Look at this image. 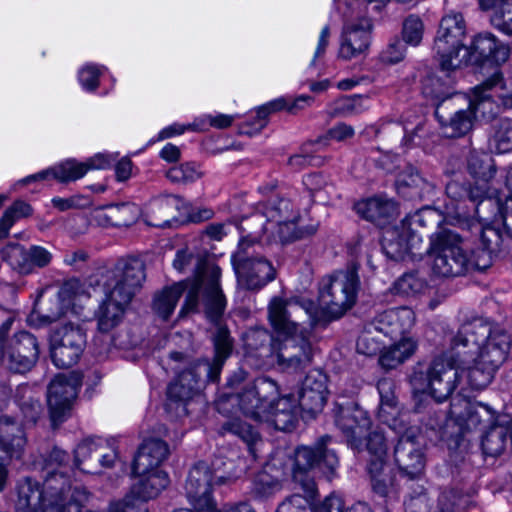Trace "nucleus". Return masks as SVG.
<instances>
[{
    "mask_svg": "<svg viewBox=\"0 0 512 512\" xmlns=\"http://www.w3.org/2000/svg\"><path fill=\"white\" fill-rule=\"evenodd\" d=\"M69 454L59 448H53L44 459L43 470L49 472H60L69 470Z\"/></svg>",
    "mask_w": 512,
    "mask_h": 512,
    "instance_id": "62",
    "label": "nucleus"
},
{
    "mask_svg": "<svg viewBox=\"0 0 512 512\" xmlns=\"http://www.w3.org/2000/svg\"><path fill=\"white\" fill-rule=\"evenodd\" d=\"M369 109V98L362 95L342 97L331 105L330 114L334 117H351Z\"/></svg>",
    "mask_w": 512,
    "mask_h": 512,
    "instance_id": "50",
    "label": "nucleus"
},
{
    "mask_svg": "<svg viewBox=\"0 0 512 512\" xmlns=\"http://www.w3.org/2000/svg\"><path fill=\"white\" fill-rule=\"evenodd\" d=\"M232 479L231 475H224L219 469L199 462L189 471L185 485L187 498L194 509L215 511V501L211 496L213 486L227 484Z\"/></svg>",
    "mask_w": 512,
    "mask_h": 512,
    "instance_id": "15",
    "label": "nucleus"
},
{
    "mask_svg": "<svg viewBox=\"0 0 512 512\" xmlns=\"http://www.w3.org/2000/svg\"><path fill=\"white\" fill-rule=\"evenodd\" d=\"M358 284V277L353 271H337L322 278L319 303L329 319L340 318L353 306Z\"/></svg>",
    "mask_w": 512,
    "mask_h": 512,
    "instance_id": "10",
    "label": "nucleus"
},
{
    "mask_svg": "<svg viewBox=\"0 0 512 512\" xmlns=\"http://www.w3.org/2000/svg\"><path fill=\"white\" fill-rule=\"evenodd\" d=\"M491 22L500 31L512 35V2L501 0L491 17Z\"/></svg>",
    "mask_w": 512,
    "mask_h": 512,
    "instance_id": "60",
    "label": "nucleus"
},
{
    "mask_svg": "<svg viewBox=\"0 0 512 512\" xmlns=\"http://www.w3.org/2000/svg\"><path fill=\"white\" fill-rule=\"evenodd\" d=\"M142 214V209L135 203H120L108 207L107 217L114 226H129Z\"/></svg>",
    "mask_w": 512,
    "mask_h": 512,
    "instance_id": "52",
    "label": "nucleus"
},
{
    "mask_svg": "<svg viewBox=\"0 0 512 512\" xmlns=\"http://www.w3.org/2000/svg\"><path fill=\"white\" fill-rule=\"evenodd\" d=\"M30 204L17 200L9 208H7L0 219V239L8 236L14 223L22 218L32 214Z\"/></svg>",
    "mask_w": 512,
    "mask_h": 512,
    "instance_id": "53",
    "label": "nucleus"
},
{
    "mask_svg": "<svg viewBox=\"0 0 512 512\" xmlns=\"http://www.w3.org/2000/svg\"><path fill=\"white\" fill-rule=\"evenodd\" d=\"M372 28L367 17L347 21L341 35L339 57L349 60L363 54L370 45Z\"/></svg>",
    "mask_w": 512,
    "mask_h": 512,
    "instance_id": "26",
    "label": "nucleus"
},
{
    "mask_svg": "<svg viewBox=\"0 0 512 512\" xmlns=\"http://www.w3.org/2000/svg\"><path fill=\"white\" fill-rule=\"evenodd\" d=\"M279 337H273L265 328L249 329L243 338L247 353H255L259 357L274 358L273 344L278 343Z\"/></svg>",
    "mask_w": 512,
    "mask_h": 512,
    "instance_id": "43",
    "label": "nucleus"
},
{
    "mask_svg": "<svg viewBox=\"0 0 512 512\" xmlns=\"http://www.w3.org/2000/svg\"><path fill=\"white\" fill-rule=\"evenodd\" d=\"M262 214L266 218L263 226L265 233H274V222L283 219H298V212L289 199L273 196L261 204Z\"/></svg>",
    "mask_w": 512,
    "mask_h": 512,
    "instance_id": "39",
    "label": "nucleus"
},
{
    "mask_svg": "<svg viewBox=\"0 0 512 512\" xmlns=\"http://www.w3.org/2000/svg\"><path fill=\"white\" fill-rule=\"evenodd\" d=\"M366 448L371 456L369 460V469L375 471L378 466L381 468L386 463L387 444L382 431L375 430L369 434L366 442Z\"/></svg>",
    "mask_w": 512,
    "mask_h": 512,
    "instance_id": "51",
    "label": "nucleus"
},
{
    "mask_svg": "<svg viewBox=\"0 0 512 512\" xmlns=\"http://www.w3.org/2000/svg\"><path fill=\"white\" fill-rule=\"evenodd\" d=\"M16 512H80L89 492L80 486L72 488L65 471H45L42 483L26 477L18 483Z\"/></svg>",
    "mask_w": 512,
    "mask_h": 512,
    "instance_id": "3",
    "label": "nucleus"
},
{
    "mask_svg": "<svg viewBox=\"0 0 512 512\" xmlns=\"http://www.w3.org/2000/svg\"><path fill=\"white\" fill-rule=\"evenodd\" d=\"M428 255L431 271L437 277H458L465 275L471 269L482 268L464 249L462 238L448 229L431 235ZM485 266L486 264L483 265Z\"/></svg>",
    "mask_w": 512,
    "mask_h": 512,
    "instance_id": "9",
    "label": "nucleus"
},
{
    "mask_svg": "<svg viewBox=\"0 0 512 512\" xmlns=\"http://www.w3.org/2000/svg\"><path fill=\"white\" fill-rule=\"evenodd\" d=\"M167 178L174 183H190L200 179L203 172L193 162H187L179 166L171 167L166 172Z\"/></svg>",
    "mask_w": 512,
    "mask_h": 512,
    "instance_id": "55",
    "label": "nucleus"
},
{
    "mask_svg": "<svg viewBox=\"0 0 512 512\" xmlns=\"http://www.w3.org/2000/svg\"><path fill=\"white\" fill-rule=\"evenodd\" d=\"M233 263L239 280L248 289H258L274 280L276 271L272 263L256 253L255 243L242 239L233 255Z\"/></svg>",
    "mask_w": 512,
    "mask_h": 512,
    "instance_id": "14",
    "label": "nucleus"
},
{
    "mask_svg": "<svg viewBox=\"0 0 512 512\" xmlns=\"http://www.w3.org/2000/svg\"><path fill=\"white\" fill-rule=\"evenodd\" d=\"M335 424L353 449L357 451L363 449V439L371 426L367 411L355 404L337 406L335 409Z\"/></svg>",
    "mask_w": 512,
    "mask_h": 512,
    "instance_id": "22",
    "label": "nucleus"
},
{
    "mask_svg": "<svg viewBox=\"0 0 512 512\" xmlns=\"http://www.w3.org/2000/svg\"><path fill=\"white\" fill-rule=\"evenodd\" d=\"M386 463H383V466L375 471H371L368 468L369 474L371 475L372 487L373 490L381 496H386L389 494L393 481L392 478L385 473Z\"/></svg>",
    "mask_w": 512,
    "mask_h": 512,
    "instance_id": "63",
    "label": "nucleus"
},
{
    "mask_svg": "<svg viewBox=\"0 0 512 512\" xmlns=\"http://www.w3.org/2000/svg\"><path fill=\"white\" fill-rule=\"evenodd\" d=\"M311 498L307 494L305 496L293 494L278 506L276 512H307V506Z\"/></svg>",
    "mask_w": 512,
    "mask_h": 512,
    "instance_id": "64",
    "label": "nucleus"
},
{
    "mask_svg": "<svg viewBox=\"0 0 512 512\" xmlns=\"http://www.w3.org/2000/svg\"><path fill=\"white\" fill-rule=\"evenodd\" d=\"M511 338L506 331L492 327L482 318L465 322L452 338V349L461 350L462 357L474 355L479 363L499 370L507 360L511 349Z\"/></svg>",
    "mask_w": 512,
    "mask_h": 512,
    "instance_id": "6",
    "label": "nucleus"
},
{
    "mask_svg": "<svg viewBox=\"0 0 512 512\" xmlns=\"http://www.w3.org/2000/svg\"><path fill=\"white\" fill-rule=\"evenodd\" d=\"M330 440V436H323L315 444V447L302 446L295 452L293 478L301 485L304 493H307L309 497L315 496L316 484L305 473L310 469L318 467L323 473L333 475L338 467L339 460L336 453L326 447Z\"/></svg>",
    "mask_w": 512,
    "mask_h": 512,
    "instance_id": "12",
    "label": "nucleus"
},
{
    "mask_svg": "<svg viewBox=\"0 0 512 512\" xmlns=\"http://www.w3.org/2000/svg\"><path fill=\"white\" fill-rule=\"evenodd\" d=\"M490 224H486L481 230V243L489 258L492 254L500 251L503 242V234L498 227L499 225Z\"/></svg>",
    "mask_w": 512,
    "mask_h": 512,
    "instance_id": "58",
    "label": "nucleus"
},
{
    "mask_svg": "<svg viewBox=\"0 0 512 512\" xmlns=\"http://www.w3.org/2000/svg\"><path fill=\"white\" fill-rule=\"evenodd\" d=\"M214 357L212 361L200 360L178 374L167 389V396L175 402H186L200 390V370L203 369L210 382H216L225 361L230 357L234 342L226 326L217 324L212 334Z\"/></svg>",
    "mask_w": 512,
    "mask_h": 512,
    "instance_id": "7",
    "label": "nucleus"
},
{
    "mask_svg": "<svg viewBox=\"0 0 512 512\" xmlns=\"http://www.w3.org/2000/svg\"><path fill=\"white\" fill-rule=\"evenodd\" d=\"M179 202L180 198L176 195L160 196L150 200L144 210L147 224L154 227L166 226Z\"/></svg>",
    "mask_w": 512,
    "mask_h": 512,
    "instance_id": "40",
    "label": "nucleus"
},
{
    "mask_svg": "<svg viewBox=\"0 0 512 512\" xmlns=\"http://www.w3.org/2000/svg\"><path fill=\"white\" fill-rule=\"evenodd\" d=\"M510 56V47L497 39L490 32L479 33L474 36L469 47L465 50L461 57H464V63L474 65L495 64L501 65L505 63Z\"/></svg>",
    "mask_w": 512,
    "mask_h": 512,
    "instance_id": "21",
    "label": "nucleus"
},
{
    "mask_svg": "<svg viewBox=\"0 0 512 512\" xmlns=\"http://www.w3.org/2000/svg\"><path fill=\"white\" fill-rule=\"evenodd\" d=\"M39 357V344L36 337L27 332L15 333L3 346L2 364L16 373L29 371Z\"/></svg>",
    "mask_w": 512,
    "mask_h": 512,
    "instance_id": "19",
    "label": "nucleus"
},
{
    "mask_svg": "<svg viewBox=\"0 0 512 512\" xmlns=\"http://www.w3.org/2000/svg\"><path fill=\"white\" fill-rule=\"evenodd\" d=\"M443 106L440 105L435 111V116L441 125L443 134L448 138L462 137L469 133L474 125L475 115L467 109H460L449 116L442 111Z\"/></svg>",
    "mask_w": 512,
    "mask_h": 512,
    "instance_id": "33",
    "label": "nucleus"
},
{
    "mask_svg": "<svg viewBox=\"0 0 512 512\" xmlns=\"http://www.w3.org/2000/svg\"><path fill=\"white\" fill-rule=\"evenodd\" d=\"M377 334H379V331L372 329L371 322H369L357 340V352L366 356H375L381 353L384 344Z\"/></svg>",
    "mask_w": 512,
    "mask_h": 512,
    "instance_id": "54",
    "label": "nucleus"
},
{
    "mask_svg": "<svg viewBox=\"0 0 512 512\" xmlns=\"http://www.w3.org/2000/svg\"><path fill=\"white\" fill-rule=\"evenodd\" d=\"M144 279V264L136 258L119 261L109 272L103 284L104 299L96 312L100 333H109L121 323Z\"/></svg>",
    "mask_w": 512,
    "mask_h": 512,
    "instance_id": "4",
    "label": "nucleus"
},
{
    "mask_svg": "<svg viewBox=\"0 0 512 512\" xmlns=\"http://www.w3.org/2000/svg\"><path fill=\"white\" fill-rule=\"evenodd\" d=\"M465 34L466 25L460 13L451 12L442 17L433 49L443 70H456L463 65Z\"/></svg>",
    "mask_w": 512,
    "mask_h": 512,
    "instance_id": "11",
    "label": "nucleus"
},
{
    "mask_svg": "<svg viewBox=\"0 0 512 512\" xmlns=\"http://www.w3.org/2000/svg\"><path fill=\"white\" fill-rule=\"evenodd\" d=\"M449 415L465 430L484 429L491 426L495 418L490 407L472 402L462 394H457L452 398Z\"/></svg>",
    "mask_w": 512,
    "mask_h": 512,
    "instance_id": "23",
    "label": "nucleus"
},
{
    "mask_svg": "<svg viewBox=\"0 0 512 512\" xmlns=\"http://www.w3.org/2000/svg\"><path fill=\"white\" fill-rule=\"evenodd\" d=\"M415 324V313L408 307H399L379 313L372 321L371 328L377 329L391 339L407 338Z\"/></svg>",
    "mask_w": 512,
    "mask_h": 512,
    "instance_id": "27",
    "label": "nucleus"
},
{
    "mask_svg": "<svg viewBox=\"0 0 512 512\" xmlns=\"http://www.w3.org/2000/svg\"><path fill=\"white\" fill-rule=\"evenodd\" d=\"M117 452L110 442L102 438H88L75 449V464L83 472L98 474L102 468H111Z\"/></svg>",
    "mask_w": 512,
    "mask_h": 512,
    "instance_id": "20",
    "label": "nucleus"
},
{
    "mask_svg": "<svg viewBox=\"0 0 512 512\" xmlns=\"http://www.w3.org/2000/svg\"><path fill=\"white\" fill-rule=\"evenodd\" d=\"M489 143L497 153L504 154L512 151V119L500 118L493 122Z\"/></svg>",
    "mask_w": 512,
    "mask_h": 512,
    "instance_id": "48",
    "label": "nucleus"
},
{
    "mask_svg": "<svg viewBox=\"0 0 512 512\" xmlns=\"http://www.w3.org/2000/svg\"><path fill=\"white\" fill-rule=\"evenodd\" d=\"M440 68L442 67L440 66ZM452 71L441 69L440 73L443 75L427 76L422 85L423 94L435 100H445L452 96L454 94V79L450 76Z\"/></svg>",
    "mask_w": 512,
    "mask_h": 512,
    "instance_id": "46",
    "label": "nucleus"
},
{
    "mask_svg": "<svg viewBox=\"0 0 512 512\" xmlns=\"http://www.w3.org/2000/svg\"><path fill=\"white\" fill-rule=\"evenodd\" d=\"M461 350L445 351L430 362L426 372L415 371L410 383L415 394H428L435 401L447 400L462 385L460 364L466 363Z\"/></svg>",
    "mask_w": 512,
    "mask_h": 512,
    "instance_id": "8",
    "label": "nucleus"
},
{
    "mask_svg": "<svg viewBox=\"0 0 512 512\" xmlns=\"http://www.w3.org/2000/svg\"><path fill=\"white\" fill-rule=\"evenodd\" d=\"M431 209H421L404 218L399 225L387 227L382 234V248L393 260H401L422 243L416 227H425L433 216Z\"/></svg>",
    "mask_w": 512,
    "mask_h": 512,
    "instance_id": "13",
    "label": "nucleus"
},
{
    "mask_svg": "<svg viewBox=\"0 0 512 512\" xmlns=\"http://www.w3.org/2000/svg\"><path fill=\"white\" fill-rule=\"evenodd\" d=\"M173 267L180 273H193L195 281L189 288L179 317L195 311L201 298L207 318L218 324L226 308V299L219 285L221 270L207 263L205 251L195 246H186L176 252Z\"/></svg>",
    "mask_w": 512,
    "mask_h": 512,
    "instance_id": "2",
    "label": "nucleus"
},
{
    "mask_svg": "<svg viewBox=\"0 0 512 512\" xmlns=\"http://www.w3.org/2000/svg\"><path fill=\"white\" fill-rule=\"evenodd\" d=\"M82 385L79 372L58 374L51 381L47 391V402L53 424L61 423L69 413Z\"/></svg>",
    "mask_w": 512,
    "mask_h": 512,
    "instance_id": "17",
    "label": "nucleus"
},
{
    "mask_svg": "<svg viewBox=\"0 0 512 512\" xmlns=\"http://www.w3.org/2000/svg\"><path fill=\"white\" fill-rule=\"evenodd\" d=\"M86 173L87 171L84 162H78L75 159H68L50 169L29 176L24 181L44 180L49 176H52L60 182H69L82 178Z\"/></svg>",
    "mask_w": 512,
    "mask_h": 512,
    "instance_id": "42",
    "label": "nucleus"
},
{
    "mask_svg": "<svg viewBox=\"0 0 512 512\" xmlns=\"http://www.w3.org/2000/svg\"><path fill=\"white\" fill-rule=\"evenodd\" d=\"M326 376L318 370L305 377L299 395V406L305 412L315 415L322 411L327 400Z\"/></svg>",
    "mask_w": 512,
    "mask_h": 512,
    "instance_id": "28",
    "label": "nucleus"
},
{
    "mask_svg": "<svg viewBox=\"0 0 512 512\" xmlns=\"http://www.w3.org/2000/svg\"><path fill=\"white\" fill-rule=\"evenodd\" d=\"M466 363L460 364L459 372L461 374V392L464 395L467 389L482 390L486 388L494 379L498 371L488 364L479 363V359L474 355H466Z\"/></svg>",
    "mask_w": 512,
    "mask_h": 512,
    "instance_id": "30",
    "label": "nucleus"
},
{
    "mask_svg": "<svg viewBox=\"0 0 512 512\" xmlns=\"http://www.w3.org/2000/svg\"><path fill=\"white\" fill-rule=\"evenodd\" d=\"M467 168L470 175L476 180V186H487L496 172L493 158L488 153L478 151L470 152Z\"/></svg>",
    "mask_w": 512,
    "mask_h": 512,
    "instance_id": "44",
    "label": "nucleus"
},
{
    "mask_svg": "<svg viewBox=\"0 0 512 512\" xmlns=\"http://www.w3.org/2000/svg\"><path fill=\"white\" fill-rule=\"evenodd\" d=\"M424 33V25L422 20L415 15L407 17L403 23L402 36L403 40L412 46L420 44Z\"/></svg>",
    "mask_w": 512,
    "mask_h": 512,
    "instance_id": "61",
    "label": "nucleus"
},
{
    "mask_svg": "<svg viewBox=\"0 0 512 512\" xmlns=\"http://www.w3.org/2000/svg\"><path fill=\"white\" fill-rule=\"evenodd\" d=\"M417 428H405L402 423V430L398 443L394 450L395 462L399 469L413 478L421 473L424 468V455L422 443L419 441Z\"/></svg>",
    "mask_w": 512,
    "mask_h": 512,
    "instance_id": "24",
    "label": "nucleus"
},
{
    "mask_svg": "<svg viewBox=\"0 0 512 512\" xmlns=\"http://www.w3.org/2000/svg\"><path fill=\"white\" fill-rule=\"evenodd\" d=\"M298 219H283L274 222V233H270L274 239L287 243L303 236V231L297 227Z\"/></svg>",
    "mask_w": 512,
    "mask_h": 512,
    "instance_id": "59",
    "label": "nucleus"
},
{
    "mask_svg": "<svg viewBox=\"0 0 512 512\" xmlns=\"http://www.w3.org/2000/svg\"><path fill=\"white\" fill-rule=\"evenodd\" d=\"M496 95L490 88V78L473 88L469 98V109L475 115V120L481 118L489 120L498 112Z\"/></svg>",
    "mask_w": 512,
    "mask_h": 512,
    "instance_id": "38",
    "label": "nucleus"
},
{
    "mask_svg": "<svg viewBox=\"0 0 512 512\" xmlns=\"http://www.w3.org/2000/svg\"><path fill=\"white\" fill-rule=\"evenodd\" d=\"M86 344V335L79 327L66 324L57 329L50 341V354L58 368H69L77 363Z\"/></svg>",
    "mask_w": 512,
    "mask_h": 512,
    "instance_id": "16",
    "label": "nucleus"
},
{
    "mask_svg": "<svg viewBox=\"0 0 512 512\" xmlns=\"http://www.w3.org/2000/svg\"><path fill=\"white\" fill-rule=\"evenodd\" d=\"M136 475L140 477V480L133 485L131 492L138 500L133 501L130 496H127L122 502H128L147 512L143 502L157 497L167 487L168 475L164 471Z\"/></svg>",
    "mask_w": 512,
    "mask_h": 512,
    "instance_id": "31",
    "label": "nucleus"
},
{
    "mask_svg": "<svg viewBox=\"0 0 512 512\" xmlns=\"http://www.w3.org/2000/svg\"><path fill=\"white\" fill-rule=\"evenodd\" d=\"M268 321L279 337L273 344V360L284 372L304 370L312 361L313 348L300 329L302 324L316 326L320 321L318 305L310 298L293 296L273 297L268 304Z\"/></svg>",
    "mask_w": 512,
    "mask_h": 512,
    "instance_id": "1",
    "label": "nucleus"
},
{
    "mask_svg": "<svg viewBox=\"0 0 512 512\" xmlns=\"http://www.w3.org/2000/svg\"><path fill=\"white\" fill-rule=\"evenodd\" d=\"M469 199L476 202L475 213L486 224H497L499 213L504 205L500 197L488 195V186H475L469 189Z\"/></svg>",
    "mask_w": 512,
    "mask_h": 512,
    "instance_id": "35",
    "label": "nucleus"
},
{
    "mask_svg": "<svg viewBox=\"0 0 512 512\" xmlns=\"http://www.w3.org/2000/svg\"><path fill=\"white\" fill-rule=\"evenodd\" d=\"M2 258L20 274H31L35 268H45L53 260L51 251L40 245L25 248L20 244H9L2 250Z\"/></svg>",
    "mask_w": 512,
    "mask_h": 512,
    "instance_id": "25",
    "label": "nucleus"
},
{
    "mask_svg": "<svg viewBox=\"0 0 512 512\" xmlns=\"http://www.w3.org/2000/svg\"><path fill=\"white\" fill-rule=\"evenodd\" d=\"M186 288V282H178L157 292L153 298V312L162 320H168Z\"/></svg>",
    "mask_w": 512,
    "mask_h": 512,
    "instance_id": "41",
    "label": "nucleus"
},
{
    "mask_svg": "<svg viewBox=\"0 0 512 512\" xmlns=\"http://www.w3.org/2000/svg\"><path fill=\"white\" fill-rule=\"evenodd\" d=\"M397 185L401 191L405 188L411 189L410 197L420 199L430 195L434 189L433 184L423 178L413 167H408L399 174Z\"/></svg>",
    "mask_w": 512,
    "mask_h": 512,
    "instance_id": "47",
    "label": "nucleus"
},
{
    "mask_svg": "<svg viewBox=\"0 0 512 512\" xmlns=\"http://www.w3.org/2000/svg\"><path fill=\"white\" fill-rule=\"evenodd\" d=\"M395 384L393 380L383 378L377 383V390L380 395V407L378 418L396 433L402 430L403 420L399 419L400 412L397 406V400L394 395Z\"/></svg>",
    "mask_w": 512,
    "mask_h": 512,
    "instance_id": "32",
    "label": "nucleus"
},
{
    "mask_svg": "<svg viewBox=\"0 0 512 512\" xmlns=\"http://www.w3.org/2000/svg\"><path fill=\"white\" fill-rule=\"evenodd\" d=\"M169 448L160 439H148L139 447L132 464L134 474L162 471L159 467L167 459Z\"/></svg>",
    "mask_w": 512,
    "mask_h": 512,
    "instance_id": "29",
    "label": "nucleus"
},
{
    "mask_svg": "<svg viewBox=\"0 0 512 512\" xmlns=\"http://www.w3.org/2000/svg\"><path fill=\"white\" fill-rule=\"evenodd\" d=\"M222 429L223 432L239 437L247 445L250 454L256 458L257 446L262 443V439L252 425L237 418L225 423Z\"/></svg>",
    "mask_w": 512,
    "mask_h": 512,
    "instance_id": "49",
    "label": "nucleus"
},
{
    "mask_svg": "<svg viewBox=\"0 0 512 512\" xmlns=\"http://www.w3.org/2000/svg\"><path fill=\"white\" fill-rule=\"evenodd\" d=\"M415 349L416 343L412 338L400 339L389 347L383 346L379 363L385 369H394L411 357Z\"/></svg>",
    "mask_w": 512,
    "mask_h": 512,
    "instance_id": "45",
    "label": "nucleus"
},
{
    "mask_svg": "<svg viewBox=\"0 0 512 512\" xmlns=\"http://www.w3.org/2000/svg\"><path fill=\"white\" fill-rule=\"evenodd\" d=\"M228 392L222 394L216 405L219 412L228 413V405H237L247 417L262 422L269 419V408L279 395L277 383L268 377L252 379L243 369H238L227 380Z\"/></svg>",
    "mask_w": 512,
    "mask_h": 512,
    "instance_id": "5",
    "label": "nucleus"
},
{
    "mask_svg": "<svg viewBox=\"0 0 512 512\" xmlns=\"http://www.w3.org/2000/svg\"><path fill=\"white\" fill-rule=\"evenodd\" d=\"M426 282L424 279L418 277L416 274H405L399 278L393 286V290L397 294L405 296H413L422 293L426 289Z\"/></svg>",
    "mask_w": 512,
    "mask_h": 512,
    "instance_id": "57",
    "label": "nucleus"
},
{
    "mask_svg": "<svg viewBox=\"0 0 512 512\" xmlns=\"http://www.w3.org/2000/svg\"><path fill=\"white\" fill-rule=\"evenodd\" d=\"M490 88L505 108L512 109V80L504 79L500 71L490 77Z\"/></svg>",
    "mask_w": 512,
    "mask_h": 512,
    "instance_id": "56",
    "label": "nucleus"
},
{
    "mask_svg": "<svg viewBox=\"0 0 512 512\" xmlns=\"http://www.w3.org/2000/svg\"><path fill=\"white\" fill-rule=\"evenodd\" d=\"M355 211L362 218L376 223H384L397 214V204L385 196H375L357 202Z\"/></svg>",
    "mask_w": 512,
    "mask_h": 512,
    "instance_id": "34",
    "label": "nucleus"
},
{
    "mask_svg": "<svg viewBox=\"0 0 512 512\" xmlns=\"http://www.w3.org/2000/svg\"><path fill=\"white\" fill-rule=\"evenodd\" d=\"M27 437L23 425L10 416L0 417V492L8 477L4 461L21 460L25 454Z\"/></svg>",
    "mask_w": 512,
    "mask_h": 512,
    "instance_id": "18",
    "label": "nucleus"
},
{
    "mask_svg": "<svg viewBox=\"0 0 512 512\" xmlns=\"http://www.w3.org/2000/svg\"><path fill=\"white\" fill-rule=\"evenodd\" d=\"M269 419H262L274 426L278 430L287 431L295 427L298 415V405L291 396H285L273 400L272 407L269 408Z\"/></svg>",
    "mask_w": 512,
    "mask_h": 512,
    "instance_id": "36",
    "label": "nucleus"
},
{
    "mask_svg": "<svg viewBox=\"0 0 512 512\" xmlns=\"http://www.w3.org/2000/svg\"><path fill=\"white\" fill-rule=\"evenodd\" d=\"M476 490L453 487L442 491L434 512H465L476 505Z\"/></svg>",
    "mask_w": 512,
    "mask_h": 512,
    "instance_id": "37",
    "label": "nucleus"
}]
</instances>
